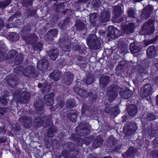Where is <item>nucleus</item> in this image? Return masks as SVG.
<instances>
[{
    "label": "nucleus",
    "mask_w": 158,
    "mask_h": 158,
    "mask_svg": "<svg viewBox=\"0 0 158 158\" xmlns=\"http://www.w3.org/2000/svg\"><path fill=\"white\" fill-rule=\"evenodd\" d=\"M118 90L120 91L119 93L120 96L124 99H128L132 96V92L130 90L127 89L125 91H122L118 87L113 85L109 86L107 90V95L109 97L108 100L110 102H113L117 97Z\"/></svg>",
    "instance_id": "obj_1"
},
{
    "label": "nucleus",
    "mask_w": 158,
    "mask_h": 158,
    "mask_svg": "<svg viewBox=\"0 0 158 158\" xmlns=\"http://www.w3.org/2000/svg\"><path fill=\"white\" fill-rule=\"evenodd\" d=\"M86 41L89 48L91 49L97 50L101 47L100 42L94 34L89 35L87 38Z\"/></svg>",
    "instance_id": "obj_2"
},
{
    "label": "nucleus",
    "mask_w": 158,
    "mask_h": 158,
    "mask_svg": "<svg viewBox=\"0 0 158 158\" xmlns=\"http://www.w3.org/2000/svg\"><path fill=\"white\" fill-rule=\"evenodd\" d=\"M52 119L51 115L48 116L42 114L40 115V118H35V123H37L38 126H42L45 128L48 127L49 125L52 123Z\"/></svg>",
    "instance_id": "obj_3"
},
{
    "label": "nucleus",
    "mask_w": 158,
    "mask_h": 158,
    "mask_svg": "<svg viewBox=\"0 0 158 158\" xmlns=\"http://www.w3.org/2000/svg\"><path fill=\"white\" fill-rule=\"evenodd\" d=\"M30 96L29 93L25 90V91H23L21 94L19 91L16 92L14 94V97L18 98L19 101L22 103L27 104L29 101Z\"/></svg>",
    "instance_id": "obj_4"
},
{
    "label": "nucleus",
    "mask_w": 158,
    "mask_h": 158,
    "mask_svg": "<svg viewBox=\"0 0 158 158\" xmlns=\"http://www.w3.org/2000/svg\"><path fill=\"white\" fill-rule=\"evenodd\" d=\"M153 22V20L149 19L147 22L144 23L140 31H145L148 34H152L154 30Z\"/></svg>",
    "instance_id": "obj_5"
},
{
    "label": "nucleus",
    "mask_w": 158,
    "mask_h": 158,
    "mask_svg": "<svg viewBox=\"0 0 158 158\" xmlns=\"http://www.w3.org/2000/svg\"><path fill=\"white\" fill-rule=\"evenodd\" d=\"M137 124L134 122L127 123L123 128V131L126 135H130L136 131Z\"/></svg>",
    "instance_id": "obj_6"
},
{
    "label": "nucleus",
    "mask_w": 158,
    "mask_h": 158,
    "mask_svg": "<svg viewBox=\"0 0 158 158\" xmlns=\"http://www.w3.org/2000/svg\"><path fill=\"white\" fill-rule=\"evenodd\" d=\"M153 89L151 85L149 83L145 84L141 89L140 96L142 98H146L153 93Z\"/></svg>",
    "instance_id": "obj_7"
},
{
    "label": "nucleus",
    "mask_w": 158,
    "mask_h": 158,
    "mask_svg": "<svg viewBox=\"0 0 158 158\" xmlns=\"http://www.w3.org/2000/svg\"><path fill=\"white\" fill-rule=\"evenodd\" d=\"M23 73L25 76L27 77H34L35 75V73L34 67L32 65H30L25 68L23 70Z\"/></svg>",
    "instance_id": "obj_8"
},
{
    "label": "nucleus",
    "mask_w": 158,
    "mask_h": 158,
    "mask_svg": "<svg viewBox=\"0 0 158 158\" xmlns=\"http://www.w3.org/2000/svg\"><path fill=\"white\" fill-rule=\"evenodd\" d=\"M73 75L71 72H67L64 74L63 77V83L66 85H70L73 81Z\"/></svg>",
    "instance_id": "obj_9"
},
{
    "label": "nucleus",
    "mask_w": 158,
    "mask_h": 158,
    "mask_svg": "<svg viewBox=\"0 0 158 158\" xmlns=\"http://www.w3.org/2000/svg\"><path fill=\"white\" fill-rule=\"evenodd\" d=\"M113 10L114 14V19H115V22L120 23L123 20V19H122L121 20L119 19L120 18V15L123 13L120 7L118 6H115L114 7Z\"/></svg>",
    "instance_id": "obj_10"
},
{
    "label": "nucleus",
    "mask_w": 158,
    "mask_h": 158,
    "mask_svg": "<svg viewBox=\"0 0 158 158\" xmlns=\"http://www.w3.org/2000/svg\"><path fill=\"white\" fill-rule=\"evenodd\" d=\"M149 127V128L148 129L147 128V130L145 129V131L148 130V132L149 135L152 137L157 136L158 135V129L156 127L155 125H154L153 123L151 124Z\"/></svg>",
    "instance_id": "obj_11"
},
{
    "label": "nucleus",
    "mask_w": 158,
    "mask_h": 158,
    "mask_svg": "<svg viewBox=\"0 0 158 158\" xmlns=\"http://www.w3.org/2000/svg\"><path fill=\"white\" fill-rule=\"evenodd\" d=\"M153 10L152 6L149 5L143 10L141 16L144 17L145 19L148 18L150 16V14L152 12Z\"/></svg>",
    "instance_id": "obj_12"
},
{
    "label": "nucleus",
    "mask_w": 158,
    "mask_h": 158,
    "mask_svg": "<svg viewBox=\"0 0 158 158\" xmlns=\"http://www.w3.org/2000/svg\"><path fill=\"white\" fill-rule=\"evenodd\" d=\"M66 114L68 118L73 122L76 121V118L78 115L77 111L74 110H68L66 112Z\"/></svg>",
    "instance_id": "obj_13"
},
{
    "label": "nucleus",
    "mask_w": 158,
    "mask_h": 158,
    "mask_svg": "<svg viewBox=\"0 0 158 158\" xmlns=\"http://www.w3.org/2000/svg\"><path fill=\"white\" fill-rule=\"evenodd\" d=\"M19 121L23 122L24 126L26 128H29L31 126L32 120L30 118L24 116L21 117L19 119Z\"/></svg>",
    "instance_id": "obj_14"
},
{
    "label": "nucleus",
    "mask_w": 158,
    "mask_h": 158,
    "mask_svg": "<svg viewBox=\"0 0 158 158\" xmlns=\"http://www.w3.org/2000/svg\"><path fill=\"white\" fill-rule=\"evenodd\" d=\"M48 65V62L47 60L43 59L40 60L38 62L37 67L38 69L41 71H43L46 69Z\"/></svg>",
    "instance_id": "obj_15"
},
{
    "label": "nucleus",
    "mask_w": 158,
    "mask_h": 158,
    "mask_svg": "<svg viewBox=\"0 0 158 158\" xmlns=\"http://www.w3.org/2000/svg\"><path fill=\"white\" fill-rule=\"evenodd\" d=\"M108 31H111L112 33L111 38L113 39H116L120 36L119 30L113 26H109L108 27Z\"/></svg>",
    "instance_id": "obj_16"
},
{
    "label": "nucleus",
    "mask_w": 158,
    "mask_h": 158,
    "mask_svg": "<svg viewBox=\"0 0 158 158\" xmlns=\"http://www.w3.org/2000/svg\"><path fill=\"white\" fill-rule=\"evenodd\" d=\"M110 17V14L108 11H104L101 14L100 19L102 23H105L108 21Z\"/></svg>",
    "instance_id": "obj_17"
},
{
    "label": "nucleus",
    "mask_w": 158,
    "mask_h": 158,
    "mask_svg": "<svg viewBox=\"0 0 158 158\" xmlns=\"http://www.w3.org/2000/svg\"><path fill=\"white\" fill-rule=\"evenodd\" d=\"M54 97V94L52 93L44 96V99L47 105L51 106L53 104Z\"/></svg>",
    "instance_id": "obj_18"
},
{
    "label": "nucleus",
    "mask_w": 158,
    "mask_h": 158,
    "mask_svg": "<svg viewBox=\"0 0 158 158\" xmlns=\"http://www.w3.org/2000/svg\"><path fill=\"white\" fill-rule=\"evenodd\" d=\"M75 93L80 96L83 98H85L87 96V92L85 90L79 87H76L74 88Z\"/></svg>",
    "instance_id": "obj_19"
},
{
    "label": "nucleus",
    "mask_w": 158,
    "mask_h": 158,
    "mask_svg": "<svg viewBox=\"0 0 158 158\" xmlns=\"http://www.w3.org/2000/svg\"><path fill=\"white\" fill-rule=\"evenodd\" d=\"M128 113L131 116H135L137 113V108L134 105H130L127 108Z\"/></svg>",
    "instance_id": "obj_20"
},
{
    "label": "nucleus",
    "mask_w": 158,
    "mask_h": 158,
    "mask_svg": "<svg viewBox=\"0 0 158 158\" xmlns=\"http://www.w3.org/2000/svg\"><path fill=\"white\" fill-rule=\"evenodd\" d=\"M156 48L154 46L149 47L147 50V54L150 58L154 57L155 56Z\"/></svg>",
    "instance_id": "obj_21"
},
{
    "label": "nucleus",
    "mask_w": 158,
    "mask_h": 158,
    "mask_svg": "<svg viewBox=\"0 0 158 158\" xmlns=\"http://www.w3.org/2000/svg\"><path fill=\"white\" fill-rule=\"evenodd\" d=\"M110 81V77L108 76H102L100 79L99 83L102 87L107 85Z\"/></svg>",
    "instance_id": "obj_22"
},
{
    "label": "nucleus",
    "mask_w": 158,
    "mask_h": 158,
    "mask_svg": "<svg viewBox=\"0 0 158 158\" xmlns=\"http://www.w3.org/2000/svg\"><path fill=\"white\" fill-rule=\"evenodd\" d=\"M38 37L35 34L30 35L26 39H24L27 44L33 45L38 39Z\"/></svg>",
    "instance_id": "obj_23"
},
{
    "label": "nucleus",
    "mask_w": 158,
    "mask_h": 158,
    "mask_svg": "<svg viewBox=\"0 0 158 158\" xmlns=\"http://www.w3.org/2000/svg\"><path fill=\"white\" fill-rule=\"evenodd\" d=\"M103 141L100 136H98L94 139L93 143V147L94 148H96L101 146L103 143Z\"/></svg>",
    "instance_id": "obj_24"
},
{
    "label": "nucleus",
    "mask_w": 158,
    "mask_h": 158,
    "mask_svg": "<svg viewBox=\"0 0 158 158\" xmlns=\"http://www.w3.org/2000/svg\"><path fill=\"white\" fill-rule=\"evenodd\" d=\"M34 106L36 110L38 111H41L43 108L44 104L41 100H39V101H36L34 103Z\"/></svg>",
    "instance_id": "obj_25"
},
{
    "label": "nucleus",
    "mask_w": 158,
    "mask_h": 158,
    "mask_svg": "<svg viewBox=\"0 0 158 158\" xmlns=\"http://www.w3.org/2000/svg\"><path fill=\"white\" fill-rule=\"evenodd\" d=\"M8 76L7 77V82L9 85L11 87H14L17 84L18 81L16 77L8 79Z\"/></svg>",
    "instance_id": "obj_26"
},
{
    "label": "nucleus",
    "mask_w": 158,
    "mask_h": 158,
    "mask_svg": "<svg viewBox=\"0 0 158 158\" xmlns=\"http://www.w3.org/2000/svg\"><path fill=\"white\" fill-rule=\"evenodd\" d=\"M60 73L58 71H55L50 75V77L55 81H57L60 79Z\"/></svg>",
    "instance_id": "obj_27"
},
{
    "label": "nucleus",
    "mask_w": 158,
    "mask_h": 158,
    "mask_svg": "<svg viewBox=\"0 0 158 158\" xmlns=\"http://www.w3.org/2000/svg\"><path fill=\"white\" fill-rule=\"evenodd\" d=\"M135 26L132 23H130L128 25L125 26L124 28V31L127 33H132L134 30Z\"/></svg>",
    "instance_id": "obj_28"
},
{
    "label": "nucleus",
    "mask_w": 158,
    "mask_h": 158,
    "mask_svg": "<svg viewBox=\"0 0 158 158\" xmlns=\"http://www.w3.org/2000/svg\"><path fill=\"white\" fill-rule=\"evenodd\" d=\"M82 124H80L79 126L81 129H82V132H81L84 133L83 135H85L88 134L89 132V129L88 128V124L87 123H85L84 124V126H85V127H81ZM83 125L82 126H83Z\"/></svg>",
    "instance_id": "obj_29"
},
{
    "label": "nucleus",
    "mask_w": 158,
    "mask_h": 158,
    "mask_svg": "<svg viewBox=\"0 0 158 158\" xmlns=\"http://www.w3.org/2000/svg\"><path fill=\"white\" fill-rule=\"evenodd\" d=\"M59 53L58 50L54 49L50 51L48 54L49 56L52 60H55Z\"/></svg>",
    "instance_id": "obj_30"
},
{
    "label": "nucleus",
    "mask_w": 158,
    "mask_h": 158,
    "mask_svg": "<svg viewBox=\"0 0 158 158\" xmlns=\"http://www.w3.org/2000/svg\"><path fill=\"white\" fill-rule=\"evenodd\" d=\"M135 148H131L123 154V156L124 158H129L135 153Z\"/></svg>",
    "instance_id": "obj_31"
},
{
    "label": "nucleus",
    "mask_w": 158,
    "mask_h": 158,
    "mask_svg": "<svg viewBox=\"0 0 158 158\" xmlns=\"http://www.w3.org/2000/svg\"><path fill=\"white\" fill-rule=\"evenodd\" d=\"M130 50L132 54H135L138 52V48L135 46L134 43H133L130 45ZM134 55L135 56V55Z\"/></svg>",
    "instance_id": "obj_32"
},
{
    "label": "nucleus",
    "mask_w": 158,
    "mask_h": 158,
    "mask_svg": "<svg viewBox=\"0 0 158 158\" xmlns=\"http://www.w3.org/2000/svg\"><path fill=\"white\" fill-rule=\"evenodd\" d=\"M96 16L97 14L96 13L91 14L90 15V21L91 22V24L94 26H96V23L95 22Z\"/></svg>",
    "instance_id": "obj_33"
},
{
    "label": "nucleus",
    "mask_w": 158,
    "mask_h": 158,
    "mask_svg": "<svg viewBox=\"0 0 158 158\" xmlns=\"http://www.w3.org/2000/svg\"><path fill=\"white\" fill-rule=\"evenodd\" d=\"M145 118L149 121H153L156 118V116L153 113H149L146 114Z\"/></svg>",
    "instance_id": "obj_34"
},
{
    "label": "nucleus",
    "mask_w": 158,
    "mask_h": 158,
    "mask_svg": "<svg viewBox=\"0 0 158 158\" xmlns=\"http://www.w3.org/2000/svg\"><path fill=\"white\" fill-rule=\"evenodd\" d=\"M77 29L79 30L83 29L85 27V24L80 20H77L75 24Z\"/></svg>",
    "instance_id": "obj_35"
},
{
    "label": "nucleus",
    "mask_w": 158,
    "mask_h": 158,
    "mask_svg": "<svg viewBox=\"0 0 158 158\" xmlns=\"http://www.w3.org/2000/svg\"><path fill=\"white\" fill-rule=\"evenodd\" d=\"M11 2V0H6L0 2V8H3L6 7Z\"/></svg>",
    "instance_id": "obj_36"
},
{
    "label": "nucleus",
    "mask_w": 158,
    "mask_h": 158,
    "mask_svg": "<svg viewBox=\"0 0 158 158\" xmlns=\"http://www.w3.org/2000/svg\"><path fill=\"white\" fill-rule=\"evenodd\" d=\"M56 131V128L54 126L50 128L48 133V137H52L54 135V133Z\"/></svg>",
    "instance_id": "obj_37"
},
{
    "label": "nucleus",
    "mask_w": 158,
    "mask_h": 158,
    "mask_svg": "<svg viewBox=\"0 0 158 158\" xmlns=\"http://www.w3.org/2000/svg\"><path fill=\"white\" fill-rule=\"evenodd\" d=\"M94 81V76L91 74L88 75L86 79V83L88 85L90 84Z\"/></svg>",
    "instance_id": "obj_38"
},
{
    "label": "nucleus",
    "mask_w": 158,
    "mask_h": 158,
    "mask_svg": "<svg viewBox=\"0 0 158 158\" xmlns=\"http://www.w3.org/2000/svg\"><path fill=\"white\" fill-rule=\"evenodd\" d=\"M10 36L12 40L14 42H16L19 39V35L15 33H12L10 35Z\"/></svg>",
    "instance_id": "obj_39"
},
{
    "label": "nucleus",
    "mask_w": 158,
    "mask_h": 158,
    "mask_svg": "<svg viewBox=\"0 0 158 158\" xmlns=\"http://www.w3.org/2000/svg\"><path fill=\"white\" fill-rule=\"evenodd\" d=\"M57 34V31L56 29L49 31L48 32V35L50 37H54Z\"/></svg>",
    "instance_id": "obj_40"
},
{
    "label": "nucleus",
    "mask_w": 158,
    "mask_h": 158,
    "mask_svg": "<svg viewBox=\"0 0 158 158\" xmlns=\"http://www.w3.org/2000/svg\"><path fill=\"white\" fill-rule=\"evenodd\" d=\"M56 99L57 103L59 106L60 107H63L64 105V103L61 96H58Z\"/></svg>",
    "instance_id": "obj_41"
},
{
    "label": "nucleus",
    "mask_w": 158,
    "mask_h": 158,
    "mask_svg": "<svg viewBox=\"0 0 158 158\" xmlns=\"http://www.w3.org/2000/svg\"><path fill=\"white\" fill-rule=\"evenodd\" d=\"M144 64H142V65H139V73L145 74L144 71L145 68V66H144Z\"/></svg>",
    "instance_id": "obj_42"
},
{
    "label": "nucleus",
    "mask_w": 158,
    "mask_h": 158,
    "mask_svg": "<svg viewBox=\"0 0 158 158\" xmlns=\"http://www.w3.org/2000/svg\"><path fill=\"white\" fill-rule=\"evenodd\" d=\"M1 103L4 105H6L7 103V101L6 97L5 96H1L0 98Z\"/></svg>",
    "instance_id": "obj_43"
},
{
    "label": "nucleus",
    "mask_w": 158,
    "mask_h": 158,
    "mask_svg": "<svg viewBox=\"0 0 158 158\" xmlns=\"http://www.w3.org/2000/svg\"><path fill=\"white\" fill-rule=\"evenodd\" d=\"M17 54L18 53L15 50H11L8 53V55H11L10 58H14V57L16 56Z\"/></svg>",
    "instance_id": "obj_44"
},
{
    "label": "nucleus",
    "mask_w": 158,
    "mask_h": 158,
    "mask_svg": "<svg viewBox=\"0 0 158 158\" xmlns=\"http://www.w3.org/2000/svg\"><path fill=\"white\" fill-rule=\"evenodd\" d=\"M23 61V58L21 56H17L16 58V60L15 63L16 64H20Z\"/></svg>",
    "instance_id": "obj_45"
},
{
    "label": "nucleus",
    "mask_w": 158,
    "mask_h": 158,
    "mask_svg": "<svg viewBox=\"0 0 158 158\" xmlns=\"http://www.w3.org/2000/svg\"><path fill=\"white\" fill-rule=\"evenodd\" d=\"M75 104L73 102H68L66 104V107L67 108H72L75 106Z\"/></svg>",
    "instance_id": "obj_46"
},
{
    "label": "nucleus",
    "mask_w": 158,
    "mask_h": 158,
    "mask_svg": "<svg viewBox=\"0 0 158 158\" xmlns=\"http://www.w3.org/2000/svg\"><path fill=\"white\" fill-rule=\"evenodd\" d=\"M129 16L131 18H133L135 16V12L134 10L131 9H130L128 11Z\"/></svg>",
    "instance_id": "obj_47"
},
{
    "label": "nucleus",
    "mask_w": 158,
    "mask_h": 158,
    "mask_svg": "<svg viewBox=\"0 0 158 158\" xmlns=\"http://www.w3.org/2000/svg\"><path fill=\"white\" fill-rule=\"evenodd\" d=\"M151 155L154 158H158V150H154L151 153Z\"/></svg>",
    "instance_id": "obj_48"
},
{
    "label": "nucleus",
    "mask_w": 158,
    "mask_h": 158,
    "mask_svg": "<svg viewBox=\"0 0 158 158\" xmlns=\"http://www.w3.org/2000/svg\"><path fill=\"white\" fill-rule=\"evenodd\" d=\"M38 86L39 88H40L41 87H42V90L43 92H44L45 91H48V90H47L46 88L47 87V84H44L43 85H42V84L40 83H39L38 85Z\"/></svg>",
    "instance_id": "obj_49"
},
{
    "label": "nucleus",
    "mask_w": 158,
    "mask_h": 158,
    "mask_svg": "<svg viewBox=\"0 0 158 158\" xmlns=\"http://www.w3.org/2000/svg\"><path fill=\"white\" fill-rule=\"evenodd\" d=\"M93 5L95 7H98L101 6V3L99 0H94Z\"/></svg>",
    "instance_id": "obj_50"
},
{
    "label": "nucleus",
    "mask_w": 158,
    "mask_h": 158,
    "mask_svg": "<svg viewBox=\"0 0 158 158\" xmlns=\"http://www.w3.org/2000/svg\"><path fill=\"white\" fill-rule=\"evenodd\" d=\"M125 63V62L124 61H120L118 65L117 66L116 69H122Z\"/></svg>",
    "instance_id": "obj_51"
},
{
    "label": "nucleus",
    "mask_w": 158,
    "mask_h": 158,
    "mask_svg": "<svg viewBox=\"0 0 158 158\" xmlns=\"http://www.w3.org/2000/svg\"><path fill=\"white\" fill-rule=\"evenodd\" d=\"M71 44H69L65 46V48L64 47L63 50L64 52H70L71 49Z\"/></svg>",
    "instance_id": "obj_52"
},
{
    "label": "nucleus",
    "mask_w": 158,
    "mask_h": 158,
    "mask_svg": "<svg viewBox=\"0 0 158 158\" xmlns=\"http://www.w3.org/2000/svg\"><path fill=\"white\" fill-rule=\"evenodd\" d=\"M158 40V35H156L155 38L152 40H150L148 41V44H154L156 41Z\"/></svg>",
    "instance_id": "obj_53"
},
{
    "label": "nucleus",
    "mask_w": 158,
    "mask_h": 158,
    "mask_svg": "<svg viewBox=\"0 0 158 158\" xmlns=\"http://www.w3.org/2000/svg\"><path fill=\"white\" fill-rule=\"evenodd\" d=\"M152 144L155 147H158V138L156 137L152 141Z\"/></svg>",
    "instance_id": "obj_54"
},
{
    "label": "nucleus",
    "mask_w": 158,
    "mask_h": 158,
    "mask_svg": "<svg viewBox=\"0 0 158 158\" xmlns=\"http://www.w3.org/2000/svg\"><path fill=\"white\" fill-rule=\"evenodd\" d=\"M88 95L90 97V98H89L90 100L92 102L94 100L95 97L93 96L92 93L91 92L89 93L88 94H87V96Z\"/></svg>",
    "instance_id": "obj_55"
},
{
    "label": "nucleus",
    "mask_w": 158,
    "mask_h": 158,
    "mask_svg": "<svg viewBox=\"0 0 158 158\" xmlns=\"http://www.w3.org/2000/svg\"><path fill=\"white\" fill-rule=\"evenodd\" d=\"M6 133L5 127H0V134L4 135Z\"/></svg>",
    "instance_id": "obj_56"
},
{
    "label": "nucleus",
    "mask_w": 158,
    "mask_h": 158,
    "mask_svg": "<svg viewBox=\"0 0 158 158\" xmlns=\"http://www.w3.org/2000/svg\"><path fill=\"white\" fill-rule=\"evenodd\" d=\"M77 144L79 146H81L83 144V140L81 138H78L77 139Z\"/></svg>",
    "instance_id": "obj_57"
},
{
    "label": "nucleus",
    "mask_w": 158,
    "mask_h": 158,
    "mask_svg": "<svg viewBox=\"0 0 158 158\" xmlns=\"http://www.w3.org/2000/svg\"><path fill=\"white\" fill-rule=\"evenodd\" d=\"M5 108L0 107V114H2V115H3L5 113Z\"/></svg>",
    "instance_id": "obj_58"
},
{
    "label": "nucleus",
    "mask_w": 158,
    "mask_h": 158,
    "mask_svg": "<svg viewBox=\"0 0 158 158\" xmlns=\"http://www.w3.org/2000/svg\"><path fill=\"white\" fill-rule=\"evenodd\" d=\"M6 140V138L5 137H2L0 138V143L5 142Z\"/></svg>",
    "instance_id": "obj_59"
},
{
    "label": "nucleus",
    "mask_w": 158,
    "mask_h": 158,
    "mask_svg": "<svg viewBox=\"0 0 158 158\" xmlns=\"http://www.w3.org/2000/svg\"><path fill=\"white\" fill-rule=\"evenodd\" d=\"M5 56L4 55L3 53L1 52H0V60L2 61L5 58Z\"/></svg>",
    "instance_id": "obj_60"
},
{
    "label": "nucleus",
    "mask_w": 158,
    "mask_h": 158,
    "mask_svg": "<svg viewBox=\"0 0 158 158\" xmlns=\"http://www.w3.org/2000/svg\"><path fill=\"white\" fill-rule=\"evenodd\" d=\"M30 30L28 26L24 27L22 29V31L23 32H28Z\"/></svg>",
    "instance_id": "obj_61"
},
{
    "label": "nucleus",
    "mask_w": 158,
    "mask_h": 158,
    "mask_svg": "<svg viewBox=\"0 0 158 158\" xmlns=\"http://www.w3.org/2000/svg\"><path fill=\"white\" fill-rule=\"evenodd\" d=\"M43 44L41 43H39L36 44L35 46V48H37L38 49H40L42 47Z\"/></svg>",
    "instance_id": "obj_62"
},
{
    "label": "nucleus",
    "mask_w": 158,
    "mask_h": 158,
    "mask_svg": "<svg viewBox=\"0 0 158 158\" xmlns=\"http://www.w3.org/2000/svg\"><path fill=\"white\" fill-rule=\"evenodd\" d=\"M22 68V67H18L14 69V71L15 72L17 73H19V72H18V71H19L20 69H21Z\"/></svg>",
    "instance_id": "obj_63"
},
{
    "label": "nucleus",
    "mask_w": 158,
    "mask_h": 158,
    "mask_svg": "<svg viewBox=\"0 0 158 158\" xmlns=\"http://www.w3.org/2000/svg\"><path fill=\"white\" fill-rule=\"evenodd\" d=\"M4 26V23L2 19H0V29L3 27Z\"/></svg>",
    "instance_id": "obj_64"
}]
</instances>
